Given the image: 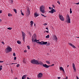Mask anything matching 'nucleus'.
I'll use <instances>...</instances> for the list:
<instances>
[{
  "label": "nucleus",
  "mask_w": 79,
  "mask_h": 79,
  "mask_svg": "<svg viewBox=\"0 0 79 79\" xmlns=\"http://www.w3.org/2000/svg\"><path fill=\"white\" fill-rule=\"evenodd\" d=\"M76 77L77 78V79H79V77H78L77 76Z\"/></svg>",
  "instance_id": "obj_52"
},
{
  "label": "nucleus",
  "mask_w": 79,
  "mask_h": 79,
  "mask_svg": "<svg viewBox=\"0 0 79 79\" xmlns=\"http://www.w3.org/2000/svg\"><path fill=\"white\" fill-rule=\"evenodd\" d=\"M14 60L15 61V60H16V57H14Z\"/></svg>",
  "instance_id": "obj_37"
},
{
  "label": "nucleus",
  "mask_w": 79,
  "mask_h": 79,
  "mask_svg": "<svg viewBox=\"0 0 79 79\" xmlns=\"http://www.w3.org/2000/svg\"><path fill=\"white\" fill-rule=\"evenodd\" d=\"M54 8H55V7H54V5H53L52 6Z\"/></svg>",
  "instance_id": "obj_57"
},
{
  "label": "nucleus",
  "mask_w": 79,
  "mask_h": 79,
  "mask_svg": "<svg viewBox=\"0 0 79 79\" xmlns=\"http://www.w3.org/2000/svg\"><path fill=\"white\" fill-rule=\"evenodd\" d=\"M44 17H46V16H44Z\"/></svg>",
  "instance_id": "obj_64"
},
{
  "label": "nucleus",
  "mask_w": 79,
  "mask_h": 79,
  "mask_svg": "<svg viewBox=\"0 0 79 79\" xmlns=\"http://www.w3.org/2000/svg\"><path fill=\"white\" fill-rule=\"evenodd\" d=\"M73 67L74 70L75 71H76V67H75V64L74 63L73 64Z\"/></svg>",
  "instance_id": "obj_11"
},
{
  "label": "nucleus",
  "mask_w": 79,
  "mask_h": 79,
  "mask_svg": "<svg viewBox=\"0 0 79 79\" xmlns=\"http://www.w3.org/2000/svg\"><path fill=\"white\" fill-rule=\"evenodd\" d=\"M44 25H45V26H46V25H47V23H44Z\"/></svg>",
  "instance_id": "obj_50"
},
{
  "label": "nucleus",
  "mask_w": 79,
  "mask_h": 79,
  "mask_svg": "<svg viewBox=\"0 0 79 79\" xmlns=\"http://www.w3.org/2000/svg\"><path fill=\"white\" fill-rule=\"evenodd\" d=\"M57 2L59 3V5H60V2L59 1H58Z\"/></svg>",
  "instance_id": "obj_35"
},
{
  "label": "nucleus",
  "mask_w": 79,
  "mask_h": 79,
  "mask_svg": "<svg viewBox=\"0 0 79 79\" xmlns=\"http://www.w3.org/2000/svg\"><path fill=\"white\" fill-rule=\"evenodd\" d=\"M19 64H17L16 65V67H17V68H19Z\"/></svg>",
  "instance_id": "obj_33"
},
{
  "label": "nucleus",
  "mask_w": 79,
  "mask_h": 79,
  "mask_svg": "<svg viewBox=\"0 0 79 79\" xmlns=\"http://www.w3.org/2000/svg\"><path fill=\"white\" fill-rule=\"evenodd\" d=\"M26 59L24 58L23 60V62L24 63H26Z\"/></svg>",
  "instance_id": "obj_21"
},
{
  "label": "nucleus",
  "mask_w": 79,
  "mask_h": 79,
  "mask_svg": "<svg viewBox=\"0 0 79 79\" xmlns=\"http://www.w3.org/2000/svg\"><path fill=\"white\" fill-rule=\"evenodd\" d=\"M9 2H11V0H9Z\"/></svg>",
  "instance_id": "obj_59"
},
{
  "label": "nucleus",
  "mask_w": 79,
  "mask_h": 79,
  "mask_svg": "<svg viewBox=\"0 0 79 79\" xmlns=\"http://www.w3.org/2000/svg\"><path fill=\"white\" fill-rule=\"evenodd\" d=\"M67 67H69V65H67Z\"/></svg>",
  "instance_id": "obj_62"
},
{
  "label": "nucleus",
  "mask_w": 79,
  "mask_h": 79,
  "mask_svg": "<svg viewBox=\"0 0 79 79\" xmlns=\"http://www.w3.org/2000/svg\"><path fill=\"white\" fill-rule=\"evenodd\" d=\"M11 3H13V1L11 0Z\"/></svg>",
  "instance_id": "obj_51"
},
{
  "label": "nucleus",
  "mask_w": 79,
  "mask_h": 79,
  "mask_svg": "<svg viewBox=\"0 0 79 79\" xmlns=\"http://www.w3.org/2000/svg\"><path fill=\"white\" fill-rule=\"evenodd\" d=\"M21 14L22 16H24V14L23 13V12H21Z\"/></svg>",
  "instance_id": "obj_36"
},
{
  "label": "nucleus",
  "mask_w": 79,
  "mask_h": 79,
  "mask_svg": "<svg viewBox=\"0 0 79 79\" xmlns=\"http://www.w3.org/2000/svg\"><path fill=\"white\" fill-rule=\"evenodd\" d=\"M41 42H42V45H47V42L42 41Z\"/></svg>",
  "instance_id": "obj_12"
},
{
  "label": "nucleus",
  "mask_w": 79,
  "mask_h": 79,
  "mask_svg": "<svg viewBox=\"0 0 79 79\" xmlns=\"http://www.w3.org/2000/svg\"><path fill=\"white\" fill-rule=\"evenodd\" d=\"M27 48H28V50H29V49H30V46L29 45H28L27 46Z\"/></svg>",
  "instance_id": "obj_31"
},
{
  "label": "nucleus",
  "mask_w": 79,
  "mask_h": 79,
  "mask_svg": "<svg viewBox=\"0 0 79 79\" xmlns=\"http://www.w3.org/2000/svg\"><path fill=\"white\" fill-rule=\"evenodd\" d=\"M54 65L55 64H53L51 65H48L46 64H43V67H44V68H48V67H50V66H54Z\"/></svg>",
  "instance_id": "obj_4"
},
{
  "label": "nucleus",
  "mask_w": 79,
  "mask_h": 79,
  "mask_svg": "<svg viewBox=\"0 0 79 79\" xmlns=\"http://www.w3.org/2000/svg\"><path fill=\"white\" fill-rule=\"evenodd\" d=\"M22 35L23 37V40L24 42V41H25V40H24V39H25V33L23 31L22 32Z\"/></svg>",
  "instance_id": "obj_8"
},
{
  "label": "nucleus",
  "mask_w": 79,
  "mask_h": 79,
  "mask_svg": "<svg viewBox=\"0 0 79 79\" xmlns=\"http://www.w3.org/2000/svg\"><path fill=\"white\" fill-rule=\"evenodd\" d=\"M37 43L38 44H40V45H42V42H37Z\"/></svg>",
  "instance_id": "obj_24"
},
{
  "label": "nucleus",
  "mask_w": 79,
  "mask_h": 79,
  "mask_svg": "<svg viewBox=\"0 0 79 79\" xmlns=\"http://www.w3.org/2000/svg\"><path fill=\"white\" fill-rule=\"evenodd\" d=\"M70 11H71V8L70 9Z\"/></svg>",
  "instance_id": "obj_58"
},
{
  "label": "nucleus",
  "mask_w": 79,
  "mask_h": 79,
  "mask_svg": "<svg viewBox=\"0 0 79 79\" xmlns=\"http://www.w3.org/2000/svg\"><path fill=\"white\" fill-rule=\"evenodd\" d=\"M0 63H3V61L0 60Z\"/></svg>",
  "instance_id": "obj_42"
},
{
  "label": "nucleus",
  "mask_w": 79,
  "mask_h": 79,
  "mask_svg": "<svg viewBox=\"0 0 79 79\" xmlns=\"http://www.w3.org/2000/svg\"><path fill=\"white\" fill-rule=\"evenodd\" d=\"M37 64H40V65H43V63L42 62L38 60V63H37Z\"/></svg>",
  "instance_id": "obj_10"
},
{
  "label": "nucleus",
  "mask_w": 79,
  "mask_h": 79,
  "mask_svg": "<svg viewBox=\"0 0 79 79\" xmlns=\"http://www.w3.org/2000/svg\"><path fill=\"white\" fill-rule=\"evenodd\" d=\"M29 35L30 36H31V33H29Z\"/></svg>",
  "instance_id": "obj_54"
},
{
  "label": "nucleus",
  "mask_w": 79,
  "mask_h": 79,
  "mask_svg": "<svg viewBox=\"0 0 79 79\" xmlns=\"http://www.w3.org/2000/svg\"><path fill=\"white\" fill-rule=\"evenodd\" d=\"M13 55L14 56H16V54H15V53L14 52L13 53Z\"/></svg>",
  "instance_id": "obj_34"
},
{
  "label": "nucleus",
  "mask_w": 79,
  "mask_h": 79,
  "mask_svg": "<svg viewBox=\"0 0 79 79\" xmlns=\"http://www.w3.org/2000/svg\"><path fill=\"white\" fill-rule=\"evenodd\" d=\"M11 51H12V49L10 47H8L6 48V53H9V52H10Z\"/></svg>",
  "instance_id": "obj_3"
},
{
  "label": "nucleus",
  "mask_w": 79,
  "mask_h": 79,
  "mask_svg": "<svg viewBox=\"0 0 79 79\" xmlns=\"http://www.w3.org/2000/svg\"><path fill=\"white\" fill-rule=\"evenodd\" d=\"M34 15H35V17H37L38 16H39V14H37V12H35L34 13Z\"/></svg>",
  "instance_id": "obj_16"
},
{
  "label": "nucleus",
  "mask_w": 79,
  "mask_h": 79,
  "mask_svg": "<svg viewBox=\"0 0 79 79\" xmlns=\"http://www.w3.org/2000/svg\"><path fill=\"white\" fill-rule=\"evenodd\" d=\"M68 18H70V17H69V15H67V19H68Z\"/></svg>",
  "instance_id": "obj_30"
},
{
  "label": "nucleus",
  "mask_w": 79,
  "mask_h": 79,
  "mask_svg": "<svg viewBox=\"0 0 79 79\" xmlns=\"http://www.w3.org/2000/svg\"><path fill=\"white\" fill-rule=\"evenodd\" d=\"M2 13V10H0V13Z\"/></svg>",
  "instance_id": "obj_41"
},
{
  "label": "nucleus",
  "mask_w": 79,
  "mask_h": 79,
  "mask_svg": "<svg viewBox=\"0 0 79 79\" xmlns=\"http://www.w3.org/2000/svg\"><path fill=\"white\" fill-rule=\"evenodd\" d=\"M2 69V65L0 66V70L1 71Z\"/></svg>",
  "instance_id": "obj_27"
},
{
  "label": "nucleus",
  "mask_w": 79,
  "mask_h": 79,
  "mask_svg": "<svg viewBox=\"0 0 79 79\" xmlns=\"http://www.w3.org/2000/svg\"><path fill=\"white\" fill-rule=\"evenodd\" d=\"M47 45H50V43L49 42H48V43H47Z\"/></svg>",
  "instance_id": "obj_38"
},
{
  "label": "nucleus",
  "mask_w": 79,
  "mask_h": 79,
  "mask_svg": "<svg viewBox=\"0 0 79 79\" xmlns=\"http://www.w3.org/2000/svg\"><path fill=\"white\" fill-rule=\"evenodd\" d=\"M20 11H21V13H22V10H21Z\"/></svg>",
  "instance_id": "obj_56"
},
{
  "label": "nucleus",
  "mask_w": 79,
  "mask_h": 79,
  "mask_svg": "<svg viewBox=\"0 0 79 79\" xmlns=\"http://www.w3.org/2000/svg\"><path fill=\"white\" fill-rule=\"evenodd\" d=\"M60 78H61V77H58V79H60Z\"/></svg>",
  "instance_id": "obj_49"
},
{
  "label": "nucleus",
  "mask_w": 79,
  "mask_h": 79,
  "mask_svg": "<svg viewBox=\"0 0 79 79\" xmlns=\"http://www.w3.org/2000/svg\"><path fill=\"white\" fill-rule=\"evenodd\" d=\"M36 37H37V35H36V34H34V35L32 37V42H34V40L35 39H36Z\"/></svg>",
  "instance_id": "obj_7"
},
{
  "label": "nucleus",
  "mask_w": 79,
  "mask_h": 79,
  "mask_svg": "<svg viewBox=\"0 0 79 79\" xmlns=\"http://www.w3.org/2000/svg\"><path fill=\"white\" fill-rule=\"evenodd\" d=\"M24 52H25V53H26V52H27V51L26 50H24Z\"/></svg>",
  "instance_id": "obj_43"
},
{
  "label": "nucleus",
  "mask_w": 79,
  "mask_h": 79,
  "mask_svg": "<svg viewBox=\"0 0 79 79\" xmlns=\"http://www.w3.org/2000/svg\"><path fill=\"white\" fill-rule=\"evenodd\" d=\"M69 45H70V46H71V47H73V48H76V47L74 46V45H73V44H72L70 43H69Z\"/></svg>",
  "instance_id": "obj_13"
},
{
  "label": "nucleus",
  "mask_w": 79,
  "mask_h": 79,
  "mask_svg": "<svg viewBox=\"0 0 79 79\" xmlns=\"http://www.w3.org/2000/svg\"><path fill=\"white\" fill-rule=\"evenodd\" d=\"M49 37H50L49 35H48L46 36V38H47V39H48V38H49Z\"/></svg>",
  "instance_id": "obj_26"
},
{
  "label": "nucleus",
  "mask_w": 79,
  "mask_h": 79,
  "mask_svg": "<svg viewBox=\"0 0 79 79\" xmlns=\"http://www.w3.org/2000/svg\"><path fill=\"white\" fill-rule=\"evenodd\" d=\"M17 64V63H12L11 64Z\"/></svg>",
  "instance_id": "obj_45"
},
{
  "label": "nucleus",
  "mask_w": 79,
  "mask_h": 79,
  "mask_svg": "<svg viewBox=\"0 0 79 79\" xmlns=\"http://www.w3.org/2000/svg\"><path fill=\"white\" fill-rule=\"evenodd\" d=\"M11 72H13V70H11Z\"/></svg>",
  "instance_id": "obj_61"
},
{
  "label": "nucleus",
  "mask_w": 79,
  "mask_h": 79,
  "mask_svg": "<svg viewBox=\"0 0 79 79\" xmlns=\"http://www.w3.org/2000/svg\"><path fill=\"white\" fill-rule=\"evenodd\" d=\"M27 75H23L22 78V79H26V77H27Z\"/></svg>",
  "instance_id": "obj_15"
},
{
  "label": "nucleus",
  "mask_w": 79,
  "mask_h": 79,
  "mask_svg": "<svg viewBox=\"0 0 79 79\" xmlns=\"http://www.w3.org/2000/svg\"><path fill=\"white\" fill-rule=\"evenodd\" d=\"M42 76H43V74L41 73H39L37 76L38 78H41Z\"/></svg>",
  "instance_id": "obj_6"
},
{
  "label": "nucleus",
  "mask_w": 79,
  "mask_h": 79,
  "mask_svg": "<svg viewBox=\"0 0 79 79\" xmlns=\"http://www.w3.org/2000/svg\"><path fill=\"white\" fill-rule=\"evenodd\" d=\"M41 16H45L44 15H43L42 14H41Z\"/></svg>",
  "instance_id": "obj_47"
},
{
  "label": "nucleus",
  "mask_w": 79,
  "mask_h": 79,
  "mask_svg": "<svg viewBox=\"0 0 79 79\" xmlns=\"http://www.w3.org/2000/svg\"><path fill=\"white\" fill-rule=\"evenodd\" d=\"M60 70H61L62 71L64 72V69H63V68L62 67H60Z\"/></svg>",
  "instance_id": "obj_17"
},
{
  "label": "nucleus",
  "mask_w": 79,
  "mask_h": 79,
  "mask_svg": "<svg viewBox=\"0 0 79 79\" xmlns=\"http://www.w3.org/2000/svg\"><path fill=\"white\" fill-rule=\"evenodd\" d=\"M37 41L39 42V40H37Z\"/></svg>",
  "instance_id": "obj_60"
},
{
  "label": "nucleus",
  "mask_w": 79,
  "mask_h": 79,
  "mask_svg": "<svg viewBox=\"0 0 79 79\" xmlns=\"http://www.w3.org/2000/svg\"><path fill=\"white\" fill-rule=\"evenodd\" d=\"M2 44H3V45H5V43H4V42L2 41Z\"/></svg>",
  "instance_id": "obj_39"
},
{
  "label": "nucleus",
  "mask_w": 79,
  "mask_h": 79,
  "mask_svg": "<svg viewBox=\"0 0 79 79\" xmlns=\"http://www.w3.org/2000/svg\"><path fill=\"white\" fill-rule=\"evenodd\" d=\"M46 32H47L48 33V31H46Z\"/></svg>",
  "instance_id": "obj_55"
},
{
  "label": "nucleus",
  "mask_w": 79,
  "mask_h": 79,
  "mask_svg": "<svg viewBox=\"0 0 79 79\" xmlns=\"http://www.w3.org/2000/svg\"><path fill=\"white\" fill-rule=\"evenodd\" d=\"M54 12H56V10L54 9H52L51 10V11H49L48 13H52V14H53Z\"/></svg>",
  "instance_id": "obj_9"
},
{
  "label": "nucleus",
  "mask_w": 79,
  "mask_h": 79,
  "mask_svg": "<svg viewBox=\"0 0 79 79\" xmlns=\"http://www.w3.org/2000/svg\"><path fill=\"white\" fill-rule=\"evenodd\" d=\"M76 4L77 5H79V2L76 3Z\"/></svg>",
  "instance_id": "obj_48"
},
{
  "label": "nucleus",
  "mask_w": 79,
  "mask_h": 79,
  "mask_svg": "<svg viewBox=\"0 0 79 79\" xmlns=\"http://www.w3.org/2000/svg\"><path fill=\"white\" fill-rule=\"evenodd\" d=\"M49 10H51V9H52V8L50 7H49Z\"/></svg>",
  "instance_id": "obj_44"
},
{
  "label": "nucleus",
  "mask_w": 79,
  "mask_h": 79,
  "mask_svg": "<svg viewBox=\"0 0 79 79\" xmlns=\"http://www.w3.org/2000/svg\"><path fill=\"white\" fill-rule=\"evenodd\" d=\"M53 7L52 8V9H53Z\"/></svg>",
  "instance_id": "obj_63"
},
{
  "label": "nucleus",
  "mask_w": 79,
  "mask_h": 79,
  "mask_svg": "<svg viewBox=\"0 0 79 79\" xmlns=\"http://www.w3.org/2000/svg\"><path fill=\"white\" fill-rule=\"evenodd\" d=\"M13 10L15 12V13H17V10H16V9H13Z\"/></svg>",
  "instance_id": "obj_25"
},
{
  "label": "nucleus",
  "mask_w": 79,
  "mask_h": 79,
  "mask_svg": "<svg viewBox=\"0 0 79 79\" xmlns=\"http://www.w3.org/2000/svg\"><path fill=\"white\" fill-rule=\"evenodd\" d=\"M40 12H42V13H45V6L43 5H42L40 7Z\"/></svg>",
  "instance_id": "obj_1"
},
{
  "label": "nucleus",
  "mask_w": 79,
  "mask_h": 79,
  "mask_svg": "<svg viewBox=\"0 0 79 79\" xmlns=\"http://www.w3.org/2000/svg\"><path fill=\"white\" fill-rule=\"evenodd\" d=\"M46 63H47L48 64H50V61H49L48 60H47L46 61Z\"/></svg>",
  "instance_id": "obj_23"
},
{
  "label": "nucleus",
  "mask_w": 79,
  "mask_h": 79,
  "mask_svg": "<svg viewBox=\"0 0 79 79\" xmlns=\"http://www.w3.org/2000/svg\"><path fill=\"white\" fill-rule=\"evenodd\" d=\"M53 39L54 40H57L58 39L57 38L56 36V35H55L54 36V38H53Z\"/></svg>",
  "instance_id": "obj_14"
},
{
  "label": "nucleus",
  "mask_w": 79,
  "mask_h": 79,
  "mask_svg": "<svg viewBox=\"0 0 79 79\" xmlns=\"http://www.w3.org/2000/svg\"><path fill=\"white\" fill-rule=\"evenodd\" d=\"M34 26L35 27V23L34 24Z\"/></svg>",
  "instance_id": "obj_53"
},
{
  "label": "nucleus",
  "mask_w": 79,
  "mask_h": 79,
  "mask_svg": "<svg viewBox=\"0 0 79 79\" xmlns=\"http://www.w3.org/2000/svg\"><path fill=\"white\" fill-rule=\"evenodd\" d=\"M8 16L9 17L11 16H12V15H11V14H8Z\"/></svg>",
  "instance_id": "obj_29"
},
{
  "label": "nucleus",
  "mask_w": 79,
  "mask_h": 79,
  "mask_svg": "<svg viewBox=\"0 0 79 79\" xmlns=\"http://www.w3.org/2000/svg\"><path fill=\"white\" fill-rule=\"evenodd\" d=\"M38 62V60H36L35 59H34L31 61V63L32 64H37V63Z\"/></svg>",
  "instance_id": "obj_2"
},
{
  "label": "nucleus",
  "mask_w": 79,
  "mask_h": 79,
  "mask_svg": "<svg viewBox=\"0 0 79 79\" xmlns=\"http://www.w3.org/2000/svg\"><path fill=\"white\" fill-rule=\"evenodd\" d=\"M67 22L68 23H71V19L70 18H68Z\"/></svg>",
  "instance_id": "obj_18"
},
{
  "label": "nucleus",
  "mask_w": 79,
  "mask_h": 79,
  "mask_svg": "<svg viewBox=\"0 0 79 79\" xmlns=\"http://www.w3.org/2000/svg\"><path fill=\"white\" fill-rule=\"evenodd\" d=\"M30 10H29V9H28L27 15H28L29 16V15H30Z\"/></svg>",
  "instance_id": "obj_19"
},
{
  "label": "nucleus",
  "mask_w": 79,
  "mask_h": 79,
  "mask_svg": "<svg viewBox=\"0 0 79 79\" xmlns=\"http://www.w3.org/2000/svg\"><path fill=\"white\" fill-rule=\"evenodd\" d=\"M46 29H47V30H48V27H46Z\"/></svg>",
  "instance_id": "obj_46"
},
{
  "label": "nucleus",
  "mask_w": 79,
  "mask_h": 79,
  "mask_svg": "<svg viewBox=\"0 0 79 79\" xmlns=\"http://www.w3.org/2000/svg\"><path fill=\"white\" fill-rule=\"evenodd\" d=\"M59 17L61 21H64V17H63V15H62L59 14Z\"/></svg>",
  "instance_id": "obj_5"
},
{
  "label": "nucleus",
  "mask_w": 79,
  "mask_h": 79,
  "mask_svg": "<svg viewBox=\"0 0 79 79\" xmlns=\"http://www.w3.org/2000/svg\"><path fill=\"white\" fill-rule=\"evenodd\" d=\"M30 23H31V26H32V25H33V24H34V22H33V21H31L30 22Z\"/></svg>",
  "instance_id": "obj_20"
},
{
  "label": "nucleus",
  "mask_w": 79,
  "mask_h": 79,
  "mask_svg": "<svg viewBox=\"0 0 79 79\" xmlns=\"http://www.w3.org/2000/svg\"><path fill=\"white\" fill-rule=\"evenodd\" d=\"M70 14H71L72 13V10H70Z\"/></svg>",
  "instance_id": "obj_40"
},
{
  "label": "nucleus",
  "mask_w": 79,
  "mask_h": 79,
  "mask_svg": "<svg viewBox=\"0 0 79 79\" xmlns=\"http://www.w3.org/2000/svg\"><path fill=\"white\" fill-rule=\"evenodd\" d=\"M17 43L18 44H21V42L20 41L18 40L17 41Z\"/></svg>",
  "instance_id": "obj_22"
},
{
  "label": "nucleus",
  "mask_w": 79,
  "mask_h": 79,
  "mask_svg": "<svg viewBox=\"0 0 79 79\" xmlns=\"http://www.w3.org/2000/svg\"><path fill=\"white\" fill-rule=\"evenodd\" d=\"M7 29H9V30H11V29H12V28L8 27V28H7Z\"/></svg>",
  "instance_id": "obj_32"
},
{
  "label": "nucleus",
  "mask_w": 79,
  "mask_h": 79,
  "mask_svg": "<svg viewBox=\"0 0 79 79\" xmlns=\"http://www.w3.org/2000/svg\"><path fill=\"white\" fill-rule=\"evenodd\" d=\"M33 42H36L37 43V39H35V40H34Z\"/></svg>",
  "instance_id": "obj_28"
}]
</instances>
